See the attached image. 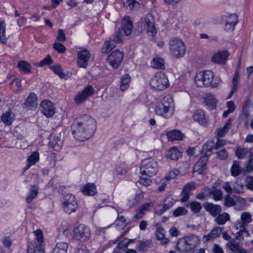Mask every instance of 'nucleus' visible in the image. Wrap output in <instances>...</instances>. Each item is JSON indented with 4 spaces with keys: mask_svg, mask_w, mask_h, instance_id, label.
Here are the masks:
<instances>
[{
    "mask_svg": "<svg viewBox=\"0 0 253 253\" xmlns=\"http://www.w3.org/2000/svg\"><path fill=\"white\" fill-rule=\"evenodd\" d=\"M96 129L95 119L87 114L77 117L72 126V132L75 138L80 141H84L90 138Z\"/></svg>",
    "mask_w": 253,
    "mask_h": 253,
    "instance_id": "f257e3e1",
    "label": "nucleus"
},
{
    "mask_svg": "<svg viewBox=\"0 0 253 253\" xmlns=\"http://www.w3.org/2000/svg\"><path fill=\"white\" fill-rule=\"evenodd\" d=\"M200 243L199 237L196 235H191L179 239L177 241L176 247L180 252L187 253L198 247Z\"/></svg>",
    "mask_w": 253,
    "mask_h": 253,
    "instance_id": "f03ea898",
    "label": "nucleus"
},
{
    "mask_svg": "<svg viewBox=\"0 0 253 253\" xmlns=\"http://www.w3.org/2000/svg\"><path fill=\"white\" fill-rule=\"evenodd\" d=\"M173 101L170 95L165 96L155 109L156 114L165 118H169L173 113Z\"/></svg>",
    "mask_w": 253,
    "mask_h": 253,
    "instance_id": "7ed1b4c3",
    "label": "nucleus"
},
{
    "mask_svg": "<svg viewBox=\"0 0 253 253\" xmlns=\"http://www.w3.org/2000/svg\"><path fill=\"white\" fill-rule=\"evenodd\" d=\"M34 233L35 239L29 244L27 253H44V239L42 231L37 230Z\"/></svg>",
    "mask_w": 253,
    "mask_h": 253,
    "instance_id": "20e7f679",
    "label": "nucleus"
},
{
    "mask_svg": "<svg viewBox=\"0 0 253 253\" xmlns=\"http://www.w3.org/2000/svg\"><path fill=\"white\" fill-rule=\"evenodd\" d=\"M158 164L153 159L143 160L140 166V173L142 175L151 177L155 175L158 170Z\"/></svg>",
    "mask_w": 253,
    "mask_h": 253,
    "instance_id": "39448f33",
    "label": "nucleus"
},
{
    "mask_svg": "<svg viewBox=\"0 0 253 253\" xmlns=\"http://www.w3.org/2000/svg\"><path fill=\"white\" fill-rule=\"evenodd\" d=\"M138 26L141 31L146 30L147 33L151 37H154L157 33L154 19L151 14H147L141 18L138 22Z\"/></svg>",
    "mask_w": 253,
    "mask_h": 253,
    "instance_id": "423d86ee",
    "label": "nucleus"
},
{
    "mask_svg": "<svg viewBox=\"0 0 253 253\" xmlns=\"http://www.w3.org/2000/svg\"><path fill=\"white\" fill-rule=\"evenodd\" d=\"M150 85L155 90H163L169 86V83L165 74L159 72L151 78Z\"/></svg>",
    "mask_w": 253,
    "mask_h": 253,
    "instance_id": "0eeeda50",
    "label": "nucleus"
},
{
    "mask_svg": "<svg viewBox=\"0 0 253 253\" xmlns=\"http://www.w3.org/2000/svg\"><path fill=\"white\" fill-rule=\"evenodd\" d=\"M213 78V73L211 71L200 72L195 77V84L198 87H207L211 84Z\"/></svg>",
    "mask_w": 253,
    "mask_h": 253,
    "instance_id": "6e6552de",
    "label": "nucleus"
},
{
    "mask_svg": "<svg viewBox=\"0 0 253 253\" xmlns=\"http://www.w3.org/2000/svg\"><path fill=\"white\" fill-rule=\"evenodd\" d=\"M169 49L171 54L175 58L183 57L186 51L183 42L178 38H173L169 41Z\"/></svg>",
    "mask_w": 253,
    "mask_h": 253,
    "instance_id": "1a4fd4ad",
    "label": "nucleus"
},
{
    "mask_svg": "<svg viewBox=\"0 0 253 253\" xmlns=\"http://www.w3.org/2000/svg\"><path fill=\"white\" fill-rule=\"evenodd\" d=\"M123 31L119 28L115 32L113 40L110 38L108 40L104 42L102 48V53H107L109 52L115 47L116 43H121L123 41Z\"/></svg>",
    "mask_w": 253,
    "mask_h": 253,
    "instance_id": "9d476101",
    "label": "nucleus"
},
{
    "mask_svg": "<svg viewBox=\"0 0 253 253\" xmlns=\"http://www.w3.org/2000/svg\"><path fill=\"white\" fill-rule=\"evenodd\" d=\"M78 204L75 196L68 193L64 197L62 202V208L67 213L75 212L78 209Z\"/></svg>",
    "mask_w": 253,
    "mask_h": 253,
    "instance_id": "9b49d317",
    "label": "nucleus"
},
{
    "mask_svg": "<svg viewBox=\"0 0 253 253\" xmlns=\"http://www.w3.org/2000/svg\"><path fill=\"white\" fill-rule=\"evenodd\" d=\"M74 237L81 242L89 239L91 231L89 228L84 224H80L74 229Z\"/></svg>",
    "mask_w": 253,
    "mask_h": 253,
    "instance_id": "f8f14e48",
    "label": "nucleus"
},
{
    "mask_svg": "<svg viewBox=\"0 0 253 253\" xmlns=\"http://www.w3.org/2000/svg\"><path fill=\"white\" fill-rule=\"evenodd\" d=\"M124 56L123 52L116 50L108 55L107 61L114 69H116L120 66Z\"/></svg>",
    "mask_w": 253,
    "mask_h": 253,
    "instance_id": "ddd939ff",
    "label": "nucleus"
},
{
    "mask_svg": "<svg viewBox=\"0 0 253 253\" xmlns=\"http://www.w3.org/2000/svg\"><path fill=\"white\" fill-rule=\"evenodd\" d=\"M94 88L91 85H87L76 95L74 98L75 103L77 104L82 103L94 93Z\"/></svg>",
    "mask_w": 253,
    "mask_h": 253,
    "instance_id": "4468645a",
    "label": "nucleus"
},
{
    "mask_svg": "<svg viewBox=\"0 0 253 253\" xmlns=\"http://www.w3.org/2000/svg\"><path fill=\"white\" fill-rule=\"evenodd\" d=\"M225 22L224 29L226 31H233L238 22V16L235 14H230L223 17Z\"/></svg>",
    "mask_w": 253,
    "mask_h": 253,
    "instance_id": "2eb2a0df",
    "label": "nucleus"
},
{
    "mask_svg": "<svg viewBox=\"0 0 253 253\" xmlns=\"http://www.w3.org/2000/svg\"><path fill=\"white\" fill-rule=\"evenodd\" d=\"M40 107L41 112L47 118L52 117L55 113V107L50 101L43 100L40 105Z\"/></svg>",
    "mask_w": 253,
    "mask_h": 253,
    "instance_id": "dca6fc26",
    "label": "nucleus"
},
{
    "mask_svg": "<svg viewBox=\"0 0 253 253\" xmlns=\"http://www.w3.org/2000/svg\"><path fill=\"white\" fill-rule=\"evenodd\" d=\"M90 53L87 50H83L78 53V64L84 68H86L88 61L90 58Z\"/></svg>",
    "mask_w": 253,
    "mask_h": 253,
    "instance_id": "f3484780",
    "label": "nucleus"
},
{
    "mask_svg": "<svg viewBox=\"0 0 253 253\" xmlns=\"http://www.w3.org/2000/svg\"><path fill=\"white\" fill-rule=\"evenodd\" d=\"M252 221V215L250 212H244L241 215V220L237 221L234 225V227L238 230L240 228H244Z\"/></svg>",
    "mask_w": 253,
    "mask_h": 253,
    "instance_id": "a211bd4d",
    "label": "nucleus"
},
{
    "mask_svg": "<svg viewBox=\"0 0 253 253\" xmlns=\"http://www.w3.org/2000/svg\"><path fill=\"white\" fill-rule=\"evenodd\" d=\"M133 23L129 16L125 17L121 22V27L120 28L126 36L132 33L133 30Z\"/></svg>",
    "mask_w": 253,
    "mask_h": 253,
    "instance_id": "6ab92c4d",
    "label": "nucleus"
},
{
    "mask_svg": "<svg viewBox=\"0 0 253 253\" xmlns=\"http://www.w3.org/2000/svg\"><path fill=\"white\" fill-rule=\"evenodd\" d=\"M205 210L208 211L212 216L215 217L218 214L220 213L222 209L218 205H214L211 203H205L204 205Z\"/></svg>",
    "mask_w": 253,
    "mask_h": 253,
    "instance_id": "aec40b11",
    "label": "nucleus"
},
{
    "mask_svg": "<svg viewBox=\"0 0 253 253\" xmlns=\"http://www.w3.org/2000/svg\"><path fill=\"white\" fill-rule=\"evenodd\" d=\"M208 157L206 156L202 157L199 161L194 165L193 170V172H197L198 174H202L205 169Z\"/></svg>",
    "mask_w": 253,
    "mask_h": 253,
    "instance_id": "412c9836",
    "label": "nucleus"
},
{
    "mask_svg": "<svg viewBox=\"0 0 253 253\" xmlns=\"http://www.w3.org/2000/svg\"><path fill=\"white\" fill-rule=\"evenodd\" d=\"M222 229L223 228L220 227H215L209 234L203 236V239L206 241H211L214 240L220 236Z\"/></svg>",
    "mask_w": 253,
    "mask_h": 253,
    "instance_id": "4be33fe9",
    "label": "nucleus"
},
{
    "mask_svg": "<svg viewBox=\"0 0 253 253\" xmlns=\"http://www.w3.org/2000/svg\"><path fill=\"white\" fill-rule=\"evenodd\" d=\"M49 139V146L52 147L55 151H59L62 145V141L60 137L55 135H51Z\"/></svg>",
    "mask_w": 253,
    "mask_h": 253,
    "instance_id": "5701e85b",
    "label": "nucleus"
},
{
    "mask_svg": "<svg viewBox=\"0 0 253 253\" xmlns=\"http://www.w3.org/2000/svg\"><path fill=\"white\" fill-rule=\"evenodd\" d=\"M229 55L228 51L224 50L215 54L212 57V61L214 63H223L226 61Z\"/></svg>",
    "mask_w": 253,
    "mask_h": 253,
    "instance_id": "b1692460",
    "label": "nucleus"
},
{
    "mask_svg": "<svg viewBox=\"0 0 253 253\" xmlns=\"http://www.w3.org/2000/svg\"><path fill=\"white\" fill-rule=\"evenodd\" d=\"M186 208H189L194 214L199 213L202 210V206L198 201H188L185 204Z\"/></svg>",
    "mask_w": 253,
    "mask_h": 253,
    "instance_id": "393cba45",
    "label": "nucleus"
},
{
    "mask_svg": "<svg viewBox=\"0 0 253 253\" xmlns=\"http://www.w3.org/2000/svg\"><path fill=\"white\" fill-rule=\"evenodd\" d=\"M81 191L84 195L93 196L97 193L96 186L93 183H88L83 186Z\"/></svg>",
    "mask_w": 253,
    "mask_h": 253,
    "instance_id": "a878e982",
    "label": "nucleus"
},
{
    "mask_svg": "<svg viewBox=\"0 0 253 253\" xmlns=\"http://www.w3.org/2000/svg\"><path fill=\"white\" fill-rule=\"evenodd\" d=\"M15 117V114L12 111L9 110L2 115L1 119L5 125L9 126L14 121Z\"/></svg>",
    "mask_w": 253,
    "mask_h": 253,
    "instance_id": "bb28decb",
    "label": "nucleus"
},
{
    "mask_svg": "<svg viewBox=\"0 0 253 253\" xmlns=\"http://www.w3.org/2000/svg\"><path fill=\"white\" fill-rule=\"evenodd\" d=\"M169 141H173L175 140H181L183 137V134L178 130H173L169 131L167 134Z\"/></svg>",
    "mask_w": 253,
    "mask_h": 253,
    "instance_id": "cd10ccee",
    "label": "nucleus"
},
{
    "mask_svg": "<svg viewBox=\"0 0 253 253\" xmlns=\"http://www.w3.org/2000/svg\"><path fill=\"white\" fill-rule=\"evenodd\" d=\"M24 105L28 108L32 109L37 105V98L36 94L34 93H31L27 97L24 103Z\"/></svg>",
    "mask_w": 253,
    "mask_h": 253,
    "instance_id": "c85d7f7f",
    "label": "nucleus"
},
{
    "mask_svg": "<svg viewBox=\"0 0 253 253\" xmlns=\"http://www.w3.org/2000/svg\"><path fill=\"white\" fill-rule=\"evenodd\" d=\"M68 244L66 242H58L52 250V253H67Z\"/></svg>",
    "mask_w": 253,
    "mask_h": 253,
    "instance_id": "c756f323",
    "label": "nucleus"
},
{
    "mask_svg": "<svg viewBox=\"0 0 253 253\" xmlns=\"http://www.w3.org/2000/svg\"><path fill=\"white\" fill-rule=\"evenodd\" d=\"M181 153L177 149V148L173 147L168 151L166 156L168 158H169L172 160H177L181 156Z\"/></svg>",
    "mask_w": 253,
    "mask_h": 253,
    "instance_id": "7c9ffc66",
    "label": "nucleus"
},
{
    "mask_svg": "<svg viewBox=\"0 0 253 253\" xmlns=\"http://www.w3.org/2000/svg\"><path fill=\"white\" fill-rule=\"evenodd\" d=\"M230 220V216L228 213L223 212L219 213L215 216L214 221L218 225H223Z\"/></svg>",
    "mask_w": 253,
    "mask_h": 253,
    "instance_id": "2f4dec72",
    "label": "nucleus"
},
{
    "mask_svg": "<svg viewBox=\"0 0 253 253\" xmlns=\"http://www.w3.org/2000/svg\"><path fill=\"white\" fill-rule=\"evenodd\" d=\"M130 81V76L128 74H126L122 77L120 84V89L121 90L124 91L128 88L129 86Z\"/></svg>",
    "mask_w": 253,
    "mask_h": 253,
    "instance_id": "473e14b6",
    "label": "nucleus"
},
{
    "mask_svg": "<svg viewBox=\"0 0 253 253\" xmlns=\"http://www.w3.org/2000/svg\"><path fill=\"white\" fill-rule=\"evenodd\" d=\"M231 175L233 176L236 177L240 174H243L242 168L239 166V162L238 161H234L233 165L230 169Z\"/></svg>",
    "mask_w": 253,
    "mask_h": 253,
    "instance_id": "72a5a7b5",
    "label": "nucleus"
},
{
    "mask_svg": "<svg viewBox=\"0 0 253 253\" xmlns=\"http://www.w3.org/2000/svg\"><path fill=\"white\" fill-rule=\"evenodd\" d=\"M17 66L19 70L24 74H28L31 72V65L25 61H19L18 63Z\"/></svg>",
    "mask_w": 253,
    "mask_h": 253,
    "instance_id": "f704fd0d",
    "label": "nucleus"
},
{
    "mask_svg": "<svg viewBox=\"0 0 253 253\" xmlns=\"http://www.w3.org/2000/svg\"><path fill=\"white\" fill-rule=\"evenodd\" d=\"M205 102L207 105L211 107L212 109L216 107L217 100L214 96L211 94H207L205 98Z\"/></svg>",
    "mask_w": 253,
    "mask_h": 253,
    "instance_id": "c9c22d12",
    "label": "nucleus"
},
{
    "mask_svg": "<svg viewBox=\"0 0 253 253\" xmlns=\"http://www.w3.org/2000/svg\"><path fill=\"white\" fill-rule=\"evenodd\" d=\"M38 194V188L35 185H32L26 199L27 203H30L37 197Z\"/></svg>",
    "mask_w": 253,
    "mask_h": 253,
    "instance_id": "e433bc0d",
    "label": "nucleus"
},
{
    "mask_svg": "<svg viewBox=\"0 0 253 253\" xmlns=\"http://www.w3.org/2000/svg\"><path fill=\"white\" fill-rule=\"evenodd\" d=\"M227 246L235 253H247V251L238 244L229 242L227 243Z\"/></svg>",
    "mask_w": 253,
    "mask_h": 253,
    "instance_id": "4c0bfd02",
    "label": "nucleus"
},
{
    "mask_svg": "<svg viewBox=\"0 0 253 253\" xmlns=\"http://www.w3.org/2000/svg\"><path fill=\"white\" fill-rule=\"evenodd\" d=\"M152 66L158 69H164L165 68L164 60L160 57L154 58L152 62Z\"/></svg>",
    "mask_w": 253,
    "mask_h": 253,
    "instance_id": "58836bf2",
    "label": "nucleus"
},
{
    "mask_svg": "<svg viewBox=\"0 0 253 253\" xmlns=\"http://www.w3.org/2000/svg\"><path fill=\"white\" fill-rule=\"evenodd\" d=\"M203 149L205 155H210L212 150L215 149L214 142L212 140L208 141L203 145Z\"/></svg>",
    "mask_w": 253,
    "mask_h": 253,
    "instance_id": "ea45409f",
    "label": "nucleus"
},
{
    "mask_svg": "<svg viewBox=\"0 0 253 253\" xmlns=\"http://www.w3.org/2000/svg\"><path fill=\"white\" fill-rule=\"evenodd\" d=\"M194 120L200 124H204L206 122L205 116L204 112L201 110H198L194 114Z\"/></svg>",
    "mask_w": 253,
    "mask_h": 253,
    "instance_id": "a19ab883",
    "label": "nucleus"
},
{
    "mask_svg": "<svg viewBox=\"0 0 253 253\" xmlns=\"http://www.w3.org/2000/svg\"><path fill=\"white\" fill-rule=\"evenodd\" d=\"M118 217L116 220V224L117 226H120L122 228H125L129 222L124 216L120 215V212L117 211Z\"/></svg>",
    "mask_w": 253,
    "mask_h": 253,
    "instance_id": "79ce46f5",
    "label": "nucleus"
},
{
    "mask_svg": "<svg viewBox=\"0 0 253 253\" xmlns=\"http://www.w3.org/2000/svg\"><path fill=\"white\" fill-rule=\"evenodd\" d=\"M7 38L5 35V23L0 21V42L3 44L6 43Z\"/></svg>",
    "mask_w": 253,
    "mask_h": 253,
    "instance_id": "37998d69",
    "label": "nucleus"
},
{
    "mask_svg": "<svg viewBox=\"0 0 253 253\" xmlns=\"http://www.w3.org/2000/svg\"><path fill=\"white\" fill-rule=\"evenodd\" d=\"M242 170H243V174H244L253 171V158L252 156L250 157L248 162L245 163L244 167L242 168Z\"/></svg>",
    "mask_w": 253,
    "mask_h": 253,
    "instance_id": "c03bdc74",
    "label": "nucleus"
},
{
    "mask_svg": "<svg viewBox=\"0 0 253 253\" xmlns=\"http://www.w3.org/2000/svg\"><path fill=\"white\" fill-rule=\"evenodd\" d=\"M170 208V207L165 203L162 205H158L155 208V213L158 215H161Z\"/></svg>",
    "mask_w": 253,
    "mask_h": 253,
    "instance_id": "a18cd8bd",
    "label": "nucleus"
},
{
    "mask_svg": "<svg viewBox=\"0 0 253 253\" xmlns=\"http://www.w3.org/2000/svg\"><path fill=\"white\" fill-rule=\"evenodd\" d=\"M39 153L38 151H35L30 155L28 158L27 161L32 165H34L39 162Z\"/></svg>",
    "mask_w": 253,
    "mask_h": 253,
    "instance_id": "49530a36",
    "label": "nucleus"
},
{
    "mask_svg": "<svg viewBox=\"0 0 253 253\" xmlns=\"http://www.w3.org/2000/svg\"><path fill=\"white\" fill-rule=\"evenodd\" d=\"M247 154L249 155L250 157L252 156L251 153L246 149L237 148L236 151V155L237 157L240 159L244 158Z\"/></svg>",
    "mask_w": 253,
    "mask_h": 253,
    "instance_id": "de8ad7c7",
    "label": "nucleus"
},
{
    "mask_svg": "<svg viewBox=\"0 0 253 253\" xmlns=\"http://www.w3.org/2000/svg\"><path fill=\"white\" fill-rule=\"evenodd\" d=\"M50 68L56 75H58L61 79L65 77V75L63 72V70L59 64H56L50 66Z\"/></svg>",
    "mask_w": 253,
    "mask_h": 253,
    "instance_id": "09e8293b",
    "label": "nucleus"
},
{
    "mask_svg": "<svg viewBox=\"0 0 253 253\" xmlns=\"http://www.w3.org/2000/svg\"><path fill=\"white\" fill-rule=\"evenodd\" d=\"M187 210L184 207H179L173 212V215L175 217L186 215L188 213Z\"/></svg>",
    "mask_w": 253,
    "mask_h": 253,
    "instance_id": "8fccbe9b",
    "label": "nucleus"
},
{
    "mask_svg": "<svg viewBox=\"0 0 253 253\" xmlns=\"http://www.w3.org/2000/svg\"><path fill=\"white\" fill-rule=\"evenodd\" d=\"M224 205L226 207H231L235 205L236 201L234 199L229 195H227L224 197Z\"/></svg>",
    "mask_w": 253,
    "mask_h": 253,
    "instance_id": "3c124183",
    "label": "nucleus"
},
{
    "mask_svg": "<svg viewBox=\"0 0 253 253\" xmlns=\"http://www.w3.org/2000/svg\"><path fill=\"white\" fill-rule=\"evenodd\" d=\"M238 79H239V74L236 72L235 74V75L233 78L232 80V88L229 97H231L234 92L237 89L238 85Z\"/></svg>",
    "mask_w": 253,
    "mask_h": 253,
    "instance_id": "603ef678",
    "label": "nucleus"
},
{
    "mask_svg": "<svg viewBox=\"0 0 253 253\" xmlns=\"http://www.w3.org/2000/svg\"><path fill=\"white\" fill-rule=\"evenodd\" d=\"M211 194L212 195L213 199L215 201H219L222 199L223 194L220 190H213L211 192Z\"/></svg>",
    "mask_w": 253,
    "mask_h": 253,
    "instance_id": "864d4df0",
    "label": "nucleus"
},
{
    "mask_svg": "<svg viewBox=\"0 0 253 253\" xmlns=\"http://www.w3.org/2000/svg\"><path fill=\"white\" fill-rule=\"evenodd\" d=\"M53 63V60L51 58V56L50 55H47L38 63V65L40 67H42L45 65L51 64Z\"/></svg>",
    "mask_w": 253,
    "mask_h": 253,
    "instance_id": "5fc2aeb1",
    "label": "nucleus"
},
{
    "mask_svg": "<svg viewBox=\"0 0 253 253\" xmlns=\"http://www.w3.org/2000/svg\"><path fill=\"white\" fill-rule=\"evenodd\" d=\"M53 48L57 51L59 53H63L65 52L66 49L65 46L59 42H55L53 44Z\"/></svg>",
    "mask_w": 253,
    "mask_h": 253,
    "instance_id": "6e6d98bb",
    "label": "nucleus"
},
{
    "mask_svg": "<svg viewBox=\"0 0 253 253\" xmlns=\"http://www.w3.org/2000/svg\"><path fill=\"white\" fill-rule=\"evenodd\" d=\"M238 230H239V231L237 232L236 233V238L237 239H239L241 237H242L244 236V234H246L247 236H249V231L246 229V227L240 228H238Z\"/></svg>",
    "mask_w": 253,
    "mask_h": 253,
    "instance_id": "4d7b16f0",
    "label": "nucleus"
},
{
    "mask_svg": "<svg viewBox=\"0 0 253 253\" xmlns=\"http://www.w3.org/2000/svg\"><path fill=\"white\" fill-rule=\"evenodd\" d=\"M195 189V183L194 182H191L185 184L183 187L182 190L189 193L190 191L194 190Z\"/></svg>",
    "mask_w": 253,
    "mask_h": 253,
    "instance_id": "13d9d810",
    "label": "nucleus"
},
{
    "mask_svg": "<svg viewBox=\"0 0 253 253\" xmlns=\"http://www.w3.org/2000/svg\"><path fill=\"white\" fill-rule=\"evenodd\" d=\"M126 3L131 10L136 9L139 6V3L136 0H127Z\"/></svg>",
    "mask_w": 253,
    "mask_h": 253,
    "instance_id": "bf43d9fd",
    "label": "nucleus"
},
{
    "mask_svg": "<svg viewBox=\"0 0 253 253\" xmlns=\"http://www.w3.org/2000/svg\"><path fill=\"white\" fill-rule=\"evenodd\" d=\"M245 182L248 188L253 190V176H247L245 179Z\"/></svg>",
    "mask_w": 253,
    "mask_h": 253,
    "instance_id": "052dcab7",
    "label": "nucleus"
},
{
    "mask_svg": "<svg viewBox=\"0 0 253 253\" xmlns=\"http://www.w3.org/2000/svg\"><path fill=\"white\" fill-rule=\"evenodd\" d=\"M165 231L163 228L160 227L157 229L156 231V236L158 240L164 238L165 237Z\"/></svg>",
    "mask_w": 253,
    "mask_h": 253,
    "instance_id": "680f3d73",
    "label": "nucleus"
},
{
    "mask_svg": "<svg viewBox=\"0 0 253 253\" xmlns=\"http://www.w3.org/2000/svg\"><path fill=\"white\" fill-rule=\"evenodd\" d=\"M57 41L59 42H64L66 40V37L64 32V31L62 29H59L58 31V34L56 37Z\"/></svg>",
    "mask_w": 253,
    "mask_h": 253,
    "instance_id": "e2e57ef3",
    "label": "nucleus"
},
{
    "mask_svg": "<svg viewBox=\"0 0 253 253\" xmlns=\"http://www.w3.org/2000/svg\"><path fill=\"white\" fill-rule=\"evenodd\" d=\"M3 246L6 248H9L12 245V240L10 237H4L2 239Z\"/></svg>",
    "mask_w": 253,
    "mask_h": 253,
    "instance_id": "0e129e2a",
    "label": "nucleus"
},
{
    "mask_svg": "<svg viewBox=\"0 0 253 253\" xmlns=\"http://www.w3.org/2000/svg\"><path fill=\"white\" fill-rule=\"evenodd\" d=\"M145 214V212L139 209L136 211V214L133 218V221H136L137 220L142 218L144 216Z\"/></svg>",
    "mask_w": 253,
    "mask_h": 253,
    "instance_id": "69168bd1",
    "label": "nucleus"
},
{
    "mask_svg": "<svg viewBox=\"0 0 253 253\" xmlns=\"http://www.w3.org/2000/svg\"><path fill=\"white\" fill-rule=\"evenodd\" d=\"M216 154L218 158L221 160H223L227 157V153L224 149L217 152Z\"/></svg>",
    "mask_w": 253,
    "mask_h": 253,
    "instance_id": "338daca9",
    "label": "nucleus"
},
{
    "mask_svg": "<svg viewBox=\"0 0 253 253\" xmlns=\"http://www.w3.org/2000/svg\"><path fill=\"white\" fill-rule=\"evenodd\" d=\"M139 182L141 185H143L145 186H148L151 184L152 181L149 178H141L139 180Z\"/></svg>",
    "mask_w": 253,
    "mask_h": 253,
    "instance_id": "774afa93",
    "label": "nucleus"
}]
</instances>
